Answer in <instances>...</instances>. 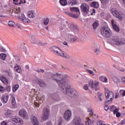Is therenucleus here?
<instances>
[{
    "label": "nucleus",
    "mask_w": 125,
    "mask_h": 125,
    "mask_svg": "<svg viewBox=\"0 0 125 125\" xmlns=\"http://www.w3.org/2000/svg\"><path fill=\"white\" fill-rule=\"evenodd\" d=\"M19 115L20 117H21L24 120H28V119H29L28 113L24 109L21 110L19 112Z\"/></svg>",
    "instance_id": "nucleus-12"
},
{
    "label": "nucleus",
    "mask_w": 125,
    "mask_h": 125,
    "mask_svg": "<svg viewBox=\"0 0 125 125\" xmlns=\"http://www.w3.org/2000/svg\"><path fill=\"white\" fill-rule=\"evenodd\" d=\"M33 82L34 83H38L41 87H43V86H45V83L41 79H36L34 80Z\"/></svg>",
    "instance_id": "nucleus-16"
},
{
    "label": "nucleus",
    "mask_w": 125,
    "mask_h": 125,
    "mask_svg": "<svg viewBox=\"0 0 125 125\" xmlns=\"http://www.w3.org/2000/svg\"><path fill=\"white\" fill-rule=\"evenodd\" d=\"M99 99L100 101H103V97H102V94H100L99 95Z\"/></svg>",
    "instance_id": "nucleus-45"
},
{
    "label": "nucleus",
    "mask_w": 125,
    "mask_h": 125,
    "mask_svg": "<svg viewBox=\"0 0 125 125\" xmlns=\"http://www.w3.org/2000/svg\"><path fill=\"white\" fill-rule=\"evenodd\" d=\"M1 101L4 104H5V103H7V101H8V96H2Z\"/></svg>",
    "instance_id": "nucleus-21"
},
{
    "label": "nucleus",
    "mask_w": 125,
    "mask_h": 125,
    "mask_svg": "<svg viewBox=\"0 0 125 125\" xmlns=\"http://www.w3.org/2000/svg\"><path fill=\"white\" fill-rule=\"evenodd\" d=\"M111 23L114 30L116 31V32H119V31H120V28H119V26L116 25V23H115V21H114V20H111Z\"/></svg>",
    "instance_id": "nucleus-19"
},
{
    "label": "nucleus",
    "mask_w": 125,
    "mask_h": 125,
    "mask_svg": "<svg viewBox=\"0 0 125 125\" xmlns=\"http://www.w3.org/2000/svg\"><path fill=\"white\" fill-rule=\"evenodd\" d=\"M51 50L58 56H61V57L69 59V56L67 55L66 54H64V52H63L59 47L56 46H52L51 47Z\"/></svg>",
    "instance_id": "nucleus-3"
},
{
    "label": "nucleus",
    "mask_w": 125,
    "mask_h": 125,
    "mask_svg": "<svg viewBox=\"0 0 125 125\" xmlns=\"http://www.w3.org/2000/svg\"><path fill=\"white\" fill-rule=\"evenodd\" d=\"M72 116V112L70 110H67L65 111L63 114V118L65 121L69 122L70 121V118Z\"/></svg>",
    "instance_id": "nucleus-13"
},
{
    "label": "nucleus",
    "mask_w": 125,
    "mask_h": 125,
    "mask_svg": "<svg viewBox=\"0 0 125 125\" xmlns=\"http://www.w3.org/2000/svg\"><path fill=\"white\" fill-rule=\"evenodd\" d=\"M28 16L29 18H34L35 17V14L32 11H30L28 12Z\"/></svg>",
    "instance_id": "nucleus-29"
},
{
    "label": "nucleus",
    "mask_w": 125,
    "mask_h": 125,
    "mask_svg": "<svg viewBox=\"0 0 125 125\" xmlns=\"http://www.w3.org/2000/svg\"><path fill=\"white\" fill-rule=\"evenodd\" d=\"M71 42H77V39L76 38H71L70 39Z\"/></svg>",
    "instance_id": "nucleus-50"
},
{
    "label": "nucleus",
    "mask_w": 125,
    "mask_h": 125,
    "mask_svg": "<svg viewBox=\"0 0 125 125\" xmlns=\"http://www.w3.org/2000/svg\"><path fill=\"white\" fill-rule=\"evenodd\" d=\"M104 92H105V95H106V94L107 93H109V92H110V91H109V89H108V88H105V91H104Z\"/></svg>",
    "instance_id": "nucleus-54"
},
{
    "label": "nucleus",
    "mask_w": 125,
    "mask_h": 125,
    "mask_svg": "<svg viewBox=\"0 0 125 125\" xmlns=\"http://www.w3.org/2000/svg\"><path fill=\"white\" fill-rule=\"evenodd\" d=\"M49 75L51 80H52V81H54V82H55V83H58L60 87V89L66 83L65 81L64 80V78H63V76H62V75L59 73L56 72L49 73Z\"/></svg>",
    "instance_id": "nucleus-1"
},
{
    "label": "nucleus",
    "mask_w": 125,
    "mask_h": 125,
    "mask_svg": "<svg viewBox=\"0 0 125 125\" xmlns=\"http://www.w3.org/2000/svg\"><path fill=\"white\" fill-rule=\"evenodd\" d=\"M115 95L114 93L112 91H109L108 93L105 95V97L106 99H110V100H106L105 101V104L106 103H109V104L112 103L113 101V99H114V97Z\"/></svg>",
    "instance_id": "nucleus-6"
},
{
    "label": "nucleus",
    "mask_w": 125,
    "mask_h": 125,
    "mask_svg": "<svg viewBox=\"0 0 125 125\" xmlns=\"http://www.w3.org/2000/svg\"><path fill=\"white\" fill-rule=\"evenodd\" d=\"M99 84V83L97 82L94 83V82L93 80H91L89 82V87L91 88V89H93V90H95L96 91H97L99 89V88H98V85Z\"/></svg>",
    "instance_id": "nucleus-7"
},
{
    "label": "nucleus",
    "mask_w": 125,
    "mask_h": 125,
    "mask_svg": "<svg viewBox=\"0 0 125 125\" xmlns=\"http://www.w3.org/2000/svg\"><path fill=\"white\" fill-rule=\"evenodd\" d=\"M30 40L32 43H34V44H36V43H38V40L36 39V37L35 36H31Z\"/></svg>",
    "instance_id": "nucleus-23"
},
{
    "label": "nucleus",
    "mask_w": 125,
    "mask_h": 125,
    "mask_svg": "<svg viewBox=\"0 0 125 125\" xmlns=\"http://www.w3.org/2000/svg\"><path fill=\"white\" fill-rule=\"evenodd\" d=\"M18 88H19V85L16 84L13 87V92H15L17 90H18Z\"/></svg>",
    "instance_id": "nucleus-34"
},
{
    "label": "nucleus",
    "mask_w": 125,
    "mask_h": 125,
    "mask_svg": "<svg viewBox=\"0 0 125 125\" xmlns=\"http://www.w3.org/2000/svg\"><path fill=\"white\" fill-rule=\"evenodd\" d=\"M8 25L10 27H13V26H14V22L12 21H9L8 22Z\"/></svg>",
    "instance_id": "nucleus-38"
},
{
    "label": "nucleus",
    "mask_w": 125,
    "mask_h": 125,
    "mask_svg": "<svg viewBox=\"0 0 125 125\" xmlns=\"http://www.w3.org/2000/svg\"><path fill=\"white\" fill-rule=\"evenodd\" d=\"M81 8L82 11L86 13V14L89 13V6L87 4L85 3H83L81 6Z\"/></svg>",
    "instance_id": "nucleus-9"
},
{
    "label": "nucleus",
    "mask_w": 125,
    "mask_h": 125,
    "mask_svg": "<svg viewBox=\"0 0 125 125\" xmlns=\"http://www.w3.org/2000/svg\"><path fill=\"white\" fill-rule=\"evenodd\" d=\"M119 93L122 94L123 96H125V90H121L119 92Z\"/></svg>",
    "instance_id": "nucleus-44"
},
{
    "label": "nucleus",
    "mask_w": 125,
    "mask_h": 125,
    "mask_svg": "<svg viewBox=\"0 0 125 125\" xmlns=\"http://www.w3.org/2000/svg\"><path fill=\"white\" fill-rule=\"evenodd\" d=\"M12 123L15 125H22L23 122V120L20 118H12Z\"/></svg>",
    "instance_id": "nucleus-14"
},
{
    "label": "nucleus",
    "mask_w": 125,
    "mask_h": 125,
    "mask_svg": "<svg viewBox=\"0 0 125 125\" xmlns=\"http://www.w3.org/2000/svg\"><path fill=\"white\" fill-rule=\"evenodd\" d=\"M87 72L90 74V75H91L92 76H94V72L92 70H90L89 69H86Z\"/></svg>",
    "instance_id": "nucleus-40"
},
{
    "label": "nucleus",
    "mask_w": 125,
    "mask_h": 125,
    "mask_svg": "<svg viewBox=\"0 0 125 125\" xmlns=\"http://www.w3.org/2000/svg\"><path fill=\"white\" fill-rule=\"evenodd\" d=\"M13 1L15 4H21L20 0H13Z\"/></svg>",
    "instance_id": "nucleus-39"
},
{
    "label": "nucleus",
    "mask_w": 125,
    "mask_h": 125,
    "mask_svg": "<svg viewBox=\"0 0 125 125\" xmlns=\"http://www.w3.org/2000/svg\"><path fill=\"white\" fill-rule=\"evenodd\" d=\"M99 80L103 83H107V81H108V79H107V78L104 77V76H100Z\"/></svg>",
    "instance_id": "nucleus-25"
},
{
    "label": "nucleus",
    "mask_w": 125,
    "mask_h": 125,
    "mask_svg": "<svg viewBox=\"0 0 125 125\" xmlns=\"http://www.w3.org/2000/svg\"><path fill=\"white\" fill-rule=\"evenodd\" d=\"M116 109V107L115 106V105H112L110 107V111H111V112H113V111H114V110H115Z\"/></svg>",
    "instance_id": "nucleus-46"
},
{
    "label": "nucleus",
    "mask_w": 125,
    "mask_h": 125,
    "mask_svg": "<svg viewBox=\"0 0 125 125\" xmlns=\"http://www.w3.org/2000/svg\"><path fill=\"white\" fill-rule=\"evenodd\" d=\"M12 104L13 106L16 105V101L15 100V97H12Z\"/></svg>",
    "instance_id": "nucleus-36"
},
{
    "label": "nucleus",
    "mask_w": 125,
    "mask_h": 125,
    "mask_svg": "<svg viewBox=\"0 0 125 125\" xmlns=\"http://www.w3.org/2000/svg\"><path fill=\"white\" fill-rule=\"evenodd\" d=\"M104 110L105 111H108V110H109V106L108 105H105L104 106Z\"/></svg>",
    "instance_id": "nucleus-55"
},
{
    "label": "nucleus",
    "mask_w": 125,
    "mask_h": 125,
    "mask_svg": "<svg viewBox=\"0 0 125 125\" xmlns=\"http://www.w3.org/2000/svg\"><path fill=\"white\" fill-rule=\"evenodd\" d=\"M38 43L39 45H41L42 46H44V45H46V43L43 42H38Z\"/></svg>",
    "instance_id": "nucleus-43"
},
{
    "label": "nucleus",
    "mask_w": 125,
    "mask_h": 125,
    "mask_svg": "<svg viewBox=\"0 0 125 125\" xmlns=\"http://www.w3.org/2000/svg\"><path fill=\"white\" fill-rule=\"evenodd\" d=\"M48 117H49V109L48 108H44L42 115V121L43 122L47 121V120H48Z\"/></svg>",
    "instance_id": "nucleus-8"
},
{
    "label": "nucleus",
    "mask_w": 125,
    "mask_h": 125,
    "mask_svg": "<svg viewBox=\"0 0 125 125\" xmlns=\"http://www.w3.org/2000/svg\"><path fill=\"white\" fill-rule=\"evenodd\" d=\"M98 125H103V124H104V122L102 121H100L98 122Z\"/></svg>",
    "instance_id": "nucleus-57"
},
{
    "label": "nucleus",
    "mask_w": 125,
    "mask_h": 125,
    "mask_svg": "<svg viewBox=\"0 0 125 125\" xmlns=\"http://www.w3.org/2000/svg\"><path fill=\"white\" fill-rule=\"evenodd\" d=\"M5 115L6 117H9L10 118H12V116H13V111L10 109H8L5 113Z\"/></svg>",
    "instance_id": "nucleus-20"
},
{
    "label": "nucleus",
    "mask_w": 125,
    "mask_h": 125,
    "mask_svg": "<svg viewBox=\"0 0 125 125\" xmlns=\"http://www.w3.org/2000/svg\"><path fill=\"white\" fill-rule=\"evenodd\" d=\"M112 80L114 83L117 84H118V83H120V80L117 77H114L112 79Z\"/></svg>",
    "instance_id": "nucleus-31"
},
{
    "label": "nucleus",
    "mask_w": 125,
    "mask_h": 125,
    "mask_svg": "<svg viewBox=\"0 0 125 125\" xmlns=\"http://www.w3.org/2000/svg\"><path fill=\"white\" fill-rule=\"evenodd\" d=\"M5 57H6V55L5 54H0V58L2 59V60H5Z\"/></svg>",
    "instance_id": "nucleus-35"
},
{
    "label": "nucleus",
    "mask_w": 125,
    "mask_h": 125,
    "mask_svg": "<svg viewBox=\"0 0 125 125\" xmlns=\"http://www.w3.org/2000/svg\"><path fill=\"white\" fill-rule=\"evenodd\" d=\"M31 123L33 125H39V122L36 116H32L31 118Z\"/></svg>",
    "instance_id": "nucleus-18"
},
{
    "label": "nucleus",
    "mask_w": 125,
    "mask_h": 125,
    "mask_svg": "<svg viewBox=\"0 0 125 125\" xmlns=\"http://www.w3.org/2000/svg\"><path fill=\"white\" fill-rule=\"evenodd\" d=\"M111 30L109 27H104L101 29V34L105 38H109L111 36Z\"/></svg>",
    "instance_id": "nucleus-4"
},
{
    "label": "nucleus",
    "mask_w": 125,
    "mask_h": 125,
    "mask_svg": "<svg viewBox=\"0 0 125 125\" xmlns=\"http://www.w3.org/2000/svg\"><path fill=\"white\" fill-rule=\"evenodd\" d=\"M65 13L66 14H67V15H68V16H70V17H72V18L77 19L79 18V16L77 14H72L69 12H65Z\"/></svg>",
    "instance_id": "nucleus-22"
},
{
    "label": "nucleus",
    "mask_w": 125,
    "mask_h": 125,
    "mask_svg": "<svg viewBox=\"0 0 125 125\" xmlns=\"http://www.w3.org/2000/svg\"><path fill=\"white\" fill-rule=\"evenodd\" d=\"M49 22V19L48 18L44 19H43V23L45 26H47L48 25V22Z\"/></svg>",
    "instance_id": "nucleus-33"
},
{
    "label": "nucleus",
    "mask_w": 125,
    "mask_h": 125,
    "mask_svg": "<svg viewBox=\"0 0 125 125\" xmlns=\"http://www.w3.org/2000/svg\"><path fill=\"white\" fill-rule=\"evenodd\" d=\"M88 122L90 124V125H92L93 123H94V121L93 120H91L90 119H88Z\"/></svg>",
    "instance_id": "nucleus-52"
},
{
    "label": "nucleus",
    "mask_w": 125,
    "mask_h": 125,
    "mask_svg": "<svg viewBox=\"0 0 125 125\" xmlns=\"http://www.w3.org/2000/svg\"><path fill=\"white\" fill-rule=\"evenodd\" d=\"M116 117L117 118H120L121 117V113L120 112H118L116 113Z\"/></svg>",
    "instance_id": "nucleus-60"
},
{
    "label": "nucleus",
    "mask_w": 125,
    "mask_h": 125,
    "mask_svg": "<svg viewBox=\"0 0 125 125\" xmlns=\"http://www.w3.org/2000/svg\"><path fill=\"white\" fill-rule=\"evenodd\" d=\"M72 123L73 125H83L82 123V119L80 116H75Z\"/></svg>",
    "instance_id": "nucleus-11"
},
{
    "label": "nucleus",
    "mask_w": 125,
    "mask_h": 125,
    "mask_svg": "<svg viewBox=\"0 0 125 125\" xmlns=\"http://www.w3.org/2000/svg\"><path fill=\"white\" fill-rule=\"evenodd\" d=\"M15 70L17 72V73H21V67L18 64H16L15 66Z\"/></svg>",
    "instance_id": "nucleus-26"
},
{
    "label": "nucleus",
    "mask_w": 125,
    "mask_h": 125,
    "mask_svg": "<svg viewBox=\"0 0 125 125\" xmlns=\"http://www.w3.org/2000/svg\"><path fill=\"white\" fill-rule=\"evenodd\" d=\"M78 3V2H77L76 0H70L69 1H68V4L69 5H75V4H77Z\"/></svg>",
    "instance_id": "nucleus-28"
},
{
    "label": "nucleus",
    "mask_w": 125,
    "mask_h": 125,
    "mask_svg": "<svg viewBox=\"0 0 125 125\" xmlns=\"http://www.w3.org/2000/svg\"><path fill=\"white\" fill-rule=\"evenodd\" d=\"M114 114H117L119 112V109L115 108V109L113 111Z\"/></svg>",
    "instance_id": "nucleus-48"
},
{
    "label": "nucleus",
    "mask_w": 125,
    "mask_h": 125,
    "mask_svg": "<svg viewBox=\"0 0 125 125\" xmlns=\"http://www.w3.org/2000/svg\"><path fill=\"white\" fill-rule=\"evenodd\" d=\"M111 12L113 16H115L117 18H119L120 20H122L123 19V17H122V15L119 13L118 10L116 8H112L111 10Z\"/></svg>",
    "instance_id": "nucleus-10"
},
{
    "label": "nucleus",
    "mask_w": 125,
    "mask_h": 125,
    "mask_svg": "<svg viewBox=\"0 0 125 125\" xmlns=\"http://www.w3.org/2000/svg\"><path fill=\"white\" fill-rule=\"evenodd\" d=\"M10 89H11V87L10 86H6V90L9 92L10 91Z\"/></svg>",
    "instance_id": "nucleus-47"
},
{
    "label": "nucleus",
    "mask_w": 125,
    "mask_h": 125,
    "mask_svg": "<svg viewBox=\"0 0 125 125\" xmlns=\"http://www.w3.org/2000/svg\"><path fill=\"white\" fill-rule=\"evenodd\" d=\"M22 49L23 50V51H24L25 53H27V48L25 46H23L22 48Z\"/></svg>",
    "instance_id": "nucleus-51"
},
{
    "label": "nucleus",
    "mask_w": 125,
    "mask_h": 125,
    "mask_svg": "<svg viewBox=\"0 0 125 125\" xmlns=\"http://www.w3.org/2000/svg\"><path fill=\"white\" fill-rule=\"evenodd\" d=\"M121 82L123 83H125V77H123L121 79Z\"/></svg>",
    "instance_id": "nucleus-59"
},
{
    "label": "nucleus",
    "mask_w": 125,
    "mask_h": 125,
    "mask_svg": "<svg viewBox=\"0 0 125 125\" xmlns=\"http://www.w3.org/2000/svg\"><path fill=\"white\" fill-rule=\"evenodd\" d=\"M46 125H52V123H51V121H48L47 122Z\"/></svg>",
    "instance_id": "nucleus-63"
},
{
    "label": "nucleus",
    "mask_w": 125,
    "mask_h": 125,
    "mask_svg": "<svg viewBox=\"0 0 125 125\" xmlns=\"http://www.w3.org/2000/svg\"><path fill=\"white\" fill-rule=\"evenodd\" d=\"M21 3H26V0H20Z\"/></svg>",
    "instance_id": "nucleus-62"
},
{
    "label": "nucleus",
    "mask_w": 125,
    "mask_h": 125,
    "mask_svg": "<svg viewBox=\"0 0 125 125\" xmlns=\"http://www.w3.org/2000/svg\"><path fill=\"white\" fill-rule=\"evenodd\" d=\"M71 11L72 12H76V13H80V10L78 7H71L70 8Z\"/></svg>",
    "instance_id": "nucleus-27"
},
{
    "label": "nucleus",
    "mask_w": 125,
    "mask_h": 125,
    "mask_svg": "<svg viewBox=\"0 0 125 125\" xmlns=\"http://www.w3.org/2000/svg\"><path fill=\"white\" fill-rule=\"evenodd\" d=\"M16 14H19L20 13V9L18 8L15 12Z\"/></svg>",
    "instance_id": "nucleus-56"
},
{
    "label": "nucleus",
    "mask_w": 125,
    "mask_h": 125,
    "mask_svg": "<svg viewBox=\"0 0 125 125\" xmlns=\"http://www.w3.org/2000/svg\"><path fill=\"white\" fill-rule=\"evenodd\" d=\"M69 28L70 29H71V30H72L73 31H74V30H77V27L76 26V25H75V24L73 23L70 24Z\"/></svg>",
    "instance_id": "nucleus-32"
},
{
    "label": "nucleus",
    "mask_w": 125,
    "mask_h": 125,
    "mask_svg": "<svg viewBox=\"0 0 125 125\" xmlns=\"http://www.w3.org/2000/svg\"><path fill=\"white\" fill-rule=\"evenodd\" d=\"M98 23L97 22H95L93 24V29H96L97 27H98Z\"/></svg>",
    "instance_id": "nucleus-41"
},
{
    "label": "nucleus",
    "mask_w": 125,
    "mask_h": 125,
    "mask_svg": "<svg viewBox=\"0 0 125 125\" xmlns=\"http://www.w3.org/2000/svg\"><path fill=\"white\" fill-rule=\"evenodd\" d=\"M125 125V119L123 120L120 123L118 124V125Z\"/></svg>",
    "instance_id": "nucleus-49"
},
{
    "label": "nucleus",
    "mask_w": 125,
    "mask_h": 125,
    "mask_svg": "<svg viewBox=\"0 0 125 125\" xmlns=\"http://www.w3.org/2000/svg\"><path fill=\"white\" fill-rule=\"evenodd\" d=\"M90 6H92V7H94L95 8H97L99 7V4H98V2H97L96 1H94L91 3Z\"/></svg>",
    "instance_id": "nucleus-24"
},
{
    "label": "nucleus",
    "mask_w": 125,
    "mask_h": 125,
    "mask_svg": "<svg viewBox=\"0 0 125 125\" xmlns=\"http://www.w3.org/2000/svg\"><path fill=\"white\" fill-rule=\"evenodd\" d=\"M62 92L66 94L71 98L77 97L79 94L75 90H71V86L67 82L60 89Z\"/></svg>",
    "instance_id": "nucleus-2"
},
{
    "label": "nucleus",
    "mask_w": 125,
    "mask_h": 125,
    "mask_svg": "<svg viewBox=\"0 0 125 125\" xmlns=\"http://www.w3.org/2000/svg\"><path fill=\"white\" fill-rule=\"evenodd\" d=\"M109 43L112 45H121L124 44V42L117 37L112 38L110 40Z\"/></svg>",
    "instance_id": "nucleus-5"
},
{
    "label": "nucleus",
    "mask_w": 125,
    "mask_h": 125,
    "mask_svg": "<svg viewBox=\"0 0 125 125\" xmlns=\"http://www.w3.org/2000/svg\"><path fill=\"white\" fill-rule=\"evenodd\" d=\"M117 69L118 70V71H120V72H125V69H123V68H121V69H120V68H117Z\"/></svg>",
    "instance_id": "nucleus-61"
},
{
    "label": "nucleus",
    "mask_w": 125,
    "mask_h": 125,
    "mask_svg": "<svg viewBox=\"0 0 125 125\" xmlns=\"http://www.w3.org/2000/svg\"><path fill=\"white\" fill-rule=\"evenodd\" d=\"M94 52H100V49L99 48H97L94 49Z\"/></svg>",
    "instance_id": "nucleus-53"
},
{
    "label": "nucleus",
    "mask_w": 125,
    "mask_h": 125,
    "mask_svg": "<svg viewBox=\"0 0 125 125\" xmlns=\"http://www.w3.org/2000/svg\"><path fill=\"white\" fill-rule=\"evenodd\" d=\"M0 80L3 83L6 82V78H5V77L4 76H1L0 78Z\"/></svg>",
    "instance_id": "nucleus-37"
},
{
    "label": "nucleus",
    "mask_w": 125,
    "mask_h": 125,
    "mask_svg": "<svg viewBox=\"0 0 125 125\" xmlns=\"http://www.w3.org/2000/svg\"><path fill=\"white\" fill-rule=\"evenodd\" d=\"M1 125H7V124L4 121L1 123Z\"/></svg>",
    "instance_id": "nucleus-64"
},
{
    "label": "nucleus",
    "mask_w": 125,
    "mask_h": 125,
    "mask_svg": "<svg viewBox=\"0 0 125 125\" xmlns=\"http://www.w3.org/2000/svg\"><path fill=\"white\" fill-rule=\"evenodd\" d=\"M101 1V3L103 4H106L108 1H109V0H100Z\"/></svg>",
    "instance_id": "nucleus-42"
},
{
    "label": "nucleus",
    "mask_w": 125,
    "mask_h": 125,
    "mask_svg": "<svg viewBox=\"0 0 125 125\" xmlns=\"http://www.w3.org/2000/svg\"><path fill=\"white\" fill-rule=\"evenodd\" d=\"M18 18L20 21H22L24 23H30L29 20L26 19L25 15H24L23 13H21V15H20V16L18 17Z\"/></svg>",
    "instance_id": "nucleus-15"
},
{
    "label": "nucleus",
    "mask_w": 125,
    "mask_h": 125,
    "mask_svg": "<svg viewBox=\"0 0 125 125\" xmlns=\"http://www.w3.org/2000/svg\"><path fill=\"white\" fill-rule=\"evenodd\" d=\"M60 3L62 6H65V5H67V0H60Z\"/></svg>",
    "instance_id": "nucleus-30"
},
{
    "label": "nucleus",
    "mask_w": 125,
    "mask_h": 125,
    "mask_svg": "<svg viewBox=\"0 0 125 125\" xmlns=\"http://www.w3.org/2000/svg\"><path fill=\"white\" fill-rule=\"evenodd\" d=\"M0 91H1V92H3V91H4V88L1 86H0Z\"/></svg>",
    "instance_id": "nucleus-58"
},
{
    "label": "nucleus",
    "mask_w": 125,
    "mask_h": 125,
    "mask_svg": "<svg viewBox=\"0 0 125 125\" xmlns=\"http://www.w3.org/2000/svg\"><path fill=\"white\" fill-rule=\"evenodd\" d=\"M68 25V22L65 20L62 21L61 22L60 30L62 31L64 30V29L66 28V26Z\"/></svg>",
    "instance_id": "nucleus-17"
}]
</instances>
